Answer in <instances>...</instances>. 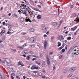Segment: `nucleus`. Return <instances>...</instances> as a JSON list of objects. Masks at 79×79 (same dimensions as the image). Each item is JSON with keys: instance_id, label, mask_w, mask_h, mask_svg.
Instances as JSON below:
<instances>
[{"instance_id": "f704fd0d", "label": "nucleus", "mask_w": 79, "mask_h": 79, "mask_svg": "<svg viewBox=\"0 0 79 79\" xmlns=\"http://www.w3.org/2000/svg\"><path fill=\"white\" fill-rule=\"evenodd\" d=\"M5 30H3L1 31L2 34H3V33H5Z\"/></svg>"}, {"instance_id": "393cba45", "label": "nucleus", "mask_w": 79, "mask_h": 79, "mask_svg": "<svg viewBox=\"0 0 79 79\" xmlns=\"http://www.w3.org/2000/svg\"><path fill=\"white\" fill-rule=\"evenodd\" d=\"M26 21L27 22H28V21H29V22H30V23H31L32 21H31V20L29 19H27L26 20Z\"/></svg>"}, {"instance_id": "37998d69", "label": "nucleus", "mask_w": 79, "mask_h": 79, "mask_svg": "<svg viewBox=\"0 0 79 79\" xmlns=\"http://www.w3.org/2000/svg\"><path fill=\"white\" fill-rule=\"evenodd\" d=\"M22 54L23 55H26V54L24 51H23L22 52Z\"/></svg>"}, {"instance_id": "473e14b6", "label": "nucleus", "mask_w": 79, "mask_h": 79, "mask_svg": "<svg viewBox=\"0 0 79 79\" xmlns=\"http://www.w3.org/2000/svg\"><path fill=\"white\" fill-rule=\"evenodd\" d=\"M8 28H9V29H11V25L9 24L8 25Z\"/></svg>"}, {"instance_id": "e433bc0d", "label": "nucleus", "mask_w": 79, "mask_h": 79, "mask_svg": "<svg viewBox=\"0 0 79 79\" xmlns=\"http://www.w3.org/2000/svg\"><path fill=\"white\" fill-rule=\"evenodd\" d=\"M25 2H26V5H29V2L27 1H25Z\"/></svg>"}, {"instance_id": "a211bd4d", "label": "nucleus", "mask_w": 79, "mask_h": 79, "mask_svg": "<svg viewBox=\"0 0 79 79\" xmlns=\"http://www.w3.org/2000/svg\"><path fill=\"white\" fill-rule=\"evenodd\" d=\"M26 6H24V5H23L22 6L21 8L22 9H23L24 10H25L26 8Z\"/></svg>"}, {"instance_id": "0e129e2a", "label": "nucleus", "mask_w": 79, "mask_h": 79, "mask_svg": "<svg viewBox=\"0 0 79 79\" xmlns=\"http://www.w3.org/2000/svg\"><path fill=\"white\" fill-rule=\"evenodd\" d=\"M24 47H26V44H25L24 45H23V46Z\"/></svg>"}, {"instance_id": "2eb2a0df", "label": "nucleus", "mask_w": 79, "mask_h": 79, "mask_svg": "<svg viewBox=\"0 0 79 79\" xmlns=\"http://www.w3.org/2000/svg\"><path fill=\"white\" fill-rule=\"evenodd\" d=\"M52 25H53V26H56L57 25V22H53L52 23Z\"/></svg>"}, {"instance_id": "c756f323", "label": "nucleus", "mask_w": 79, "mask_h": 79, "mask_svg": "<svg viewBox=\"0 0 79 79\" xmlns=\"http://www.w3.org/2000/svg\"><path fill=\"white\" fill-rule=\"evenodd\" d=\"M73 76V74L72 73H70V74L68 76V77H70Z\"/></svg>"}, {"instance_id": "a19ab883", "label": "nucleus", "mask_w": 79, "mask_h": 79, "mask_svg": "<svg viewBox=\"0 0 79 79\" xmlns=\"http://www.w3.org/2000/svg\"><path fill=\"white\" fill-rule=\"evenodd\" d=\"M13 15H14V17H15V18H17V15L15 14H13Z\"/></svg>"}, {"instance_id": "8fccbe9b", "label": "nucleus", "mask_w": 79, "mask_h": 79, "mask_svg": "<svg viewBox=\"0 0 79 79\" xmlns=\"http://www.w3.org/2000/svg\"><path fill=\"white\" fill-rule=\"evenodd\" d=\"M47 35H44V37H47Z\"/></svg>"}, {"instance_id": "3c124183", "label": "nucleus", "mask_w": 79, "mask_h": 79, "mask_svg": "<svg viewBox=\"0 0 79 79\" xmlns=\"http://www.w3.org/2000/svg\"><path fill=\"white\" fill-rule=\"evenodd\" d=\"M40 56L41 57V58H42V57H43V55H42V54H40Z\"/></svg>"}, {"instance_id": "412c9836", "label": "nucleus", "mask_w": 79, "mask_h": 79, "mask_svg": "<svg viewBox=\"0 0 79 79\" xmlns=\"http://www.w3.org/2000/svg\"><path fill=\"white\" fill-rule=\"evenodd\" d=\"M76 58V56H74V54H73V55L72 56V59H75Z\"/></svg>"}, {"instance_id": "4d7b16f0", "label": "nucleus", "mask_w": 79, "mask_h": 79, "mask_svg": "<svg viewBox=\"0 0 79 79\" xmlns=\"http://www.w3.org/2000/svg\"><path fill=\"white\" fill-rule=\"evenodd\" d=\"M26 34V33H22V34L23 35H25Z\"/></svg>"}, {"instance_id": "20e7f679", "label": "nucleus", "mask_w": 79, "mask_h": 79, "mask_svg": "<svg viewBox=\"0 0 79 79\" xmlns=\"http://www.w3.org/2000/svg\"><path fill=\"white\" fill-rule=\"evenodd\" d=\"M58 39L60 40H64V37H63V36L62 35H60L58 37Z\"/></svg>"}, {"instance_id": "6ab92c4d", "label": "nucleus", "mask_w": 79, "mask_h": 79, "mask_svg": "<svg viewBox=\"0 0 79 79\" xmlns=\"http://www.w3.org/2000/svg\"><path fill=\"white\" fill-rule=\"evenodd\" d=\"M20 20L21 22H23L24 21V19L23 18H21Z\"/></svg>"}, {"instance_id": "a878e982", "label": "nucleus", "mask_w": 79, "mask_h": 79, "mask_svg": "<svg viewBox=\"0 0 79 79\" xmlns=\"http://www.w3.org/2000/svg\"><path fill=\"white\" fill-rule=\"evenodd\" d=\"M30 31L31 32H34V29L31 28L30 29Z\"/></svg>"}, {"instance_id": "f03ea898", "label": "nucleus", "mask_w": 79, "mask_h": 79, "mask_svg": "<svg viewBox=\"0 0 79 79\" xmlns=\"http://www.w3.org/2000/svg\"><path fill=\"white\" fill-rule=\"evenodd\" d=\"M49 56L48 55L47 56H46V60H47V63L48 65L49 66L51 63L50 62V58L48 57Z\"/></svg>"}, {"instance_id": "6e6d98bb", "label": "nucleus", "mask_w": 79, "mask_h": 79, "mask_svg": "<svg viewBox=\"0 0 79 79\" xmlns=\"http://www.w3.org/2000/svg\"><path fill=\"white\" fill-rule=\"evenodd\" d=\"M35 69H38V67H35Z\"/></svg>"}, {"instance_id": "338daca9", "label": "nucleus", "mask_w": 79, "mask_h": 79, "mask_svg": "<svg viewBox=\"0 0 79 79\" xmlns=\"http://www.w3.org/2000/svg\"><path fill=\"white\" fill-rule=\"evenodd\" d=\"M73 5H71V8H73Z\"/></svg>"}, {"instance_id": "bf43d9fd", "label": "nucleus", "mask_w": 79, "mask_h": 79, "mask_svg": "<svg viewBox=\"0 0 79 79\" xmlns=\"http://www.w3.org/2000/svg\"><path fill=\"white\" fill-rule=\"evenodd\" d=\"M38 6V7H39V8H41V6H40V5H37Z\"/></svg>"}, {"instance_id": "5701e85b", "label": "nucleus", "mask_w": 79, "mask_h": 79, "mask_svg": "<svg viewBox=\"0 0 79 79\" xmlns=\"http://www.w3.org/2000/svg\"><path fill=\"white\" fill-rule=\"evenodd\" d=\"M22 13H23V14H24L25 15H26L27 12L25 10H22Z\"/></svg>"}, {"instance_id": "c9c22d12", "label": "nucleus", "mask_w": 79, "mask_h": 79, "mask_svg": "<svg viewBox=\"0 0 79 79\" xmlns=\"http://www.w3.org/2000/svg\"><path fill=\"white\" fill-rule=\"evenodd\" d=\"M63 57V55H61L59 56V59H61Z\"/></svg>"}, {"instance_id": "13d9d810", "label": "nucleus", "mask_w": 79, "mask_h": 79, "mask_svg": "<svg viewBox=\"0 0 79 79\" xmlns=\"http://www.w3.org/2000/svg\"><path fill=\"white\" fill-rule=\"evenodd\" d=\"M46 34H47V35H48L49 34V31H48V32H47Z\"/></svg>"}, {"instance_id": "4468645a", "label": "nucleus", "mask_w": 79, "mask_h": 79, "mask_svg": "<svg viewBox=\"0 0 79 79\" xmlns=\"http://www.w3.org/2000/svg\"><path fill=\"white\" fill-rule=\"evenodd\" d=\"M25 10H30L31 9H30L29 7H27L26 6L25 7Z\"/></svg>"}, {"instance_id": "aec40b11", "label": "nucleus", "mask_w": 79, "mask_h": 79, "mask_svg": "<svg viewBox=\"0 0 79 79\" xmlns=\"http://www.w3.org/2000/svg\"><path fill=\"white\" fill-rule=\"evenodd\" d=\"M33 56L35 57V58H40V56H37L33 55Z\"/></svg>"}, {"instance_id": "49530a36", "label": "nucleus", "mask_w": 79, "mask_h": 79, "mask_svg": "<svg viewBox=\"0 0 79 79\" xmlns=\"http://www.w3.org/2000/svg\"><path fill=\"white\" fill-rule=\"evenodd\" d=\"M42 71L43 73H45L46 72V71H45V70L44 69H43Z\"/></svg>"}, {"instance_id": "7c9ffc66", "label": "nucleus", "mask_w": 79, "mask_h": 79, "mask_svg": "<svg viewBox=\"0 0 79 79\" xmlns=\"http://www.w3.org/2000/svg\"><path fill=\"white\" fill-rule=\"evenodd\" d=\"M24 52L26 54H27V53H28V51L27 50H24Z\"/></svg>"}, {"instance_id": "0eeeda50", "label": "nucleus", "mask_w": 79, "mask_h": 79, "mask_svg": "<svg viewBox=\"0 0 79 79\" xmlns=\"http://www.w3.org/2000/svg\"><path fill=\"white\" fill-rule=\"evenodd\" d=\"M63 73L64 74H66L68 73V70L67 69H64L63 70Z\"/></svg>"}, {"instance_id": "39448f33", "label": "nucleus", "mask_w": 79, "mask_h": 79, "mask_svg": "<svg viewBox=\"0 0 79 79\" xmlns=\"http://www.w3.org/2000/svg\"><path fill=\"white\" fill-rule=\"evenodd\" d=\"M42 30L44 32L45 31H47V26H44L42 28Z\"/></svg>"}, {"instance_id": "864d4df0", "label": "nucleus", "mask_w": 79, "mask_h": 79, "mask_svg": "<svg viewBox=\"0 0 79 79\" xmlns=\"http://www.w3.org/2000/svg\"><path fill=\"white\" fill-rule=\"evenodd\" d=\"M11 75H13L14 76H15V73H12L11 74Z\"/></svg>"}, {"instance_id": "2f4dec72", "label": "nucleus", "mask_w": 79, "mask_h": 79, "mask_svg": "<svg viewBox=\"0 0 79 79\" xmlns=\"http://www.w3.org/2000/svg\"><path fill=\"white\" fill-rule=\"evenodd\" d=\"M35 68V66H33L31 68V69H34Z\"/></svg>"}, {"instance_id": "774afa93", "label": "nucleus", "mask_w": 79, "mask_h": 79, "mask_svg": "<svg viewBox=\"0 0 79 79\" xmlns=\"http://www.w3.org/2000/svg\"><path fill=\"white\" fill-rule=\"evenodd\" d=\"M77 51L78 53V54L79 55V50H77Z\"/></svg>"}, {"instance_id": "052dcab7", "label": "nucleus", "mask_w": 79, "mask_h": 79, "mask_svg": "<svg viewBox=\"0 0 79 79\" xmlns=\"http://www.w3.org/2000/svg\"><path fill=\"white\" fill-rule=\"evenodd\" d=\"M40 3H41V4H42V5L44 4V2L42 1H41L40 2Z\"/></svg>"}, {"instance_id": "58836bf2", "label": "nucleus", "mask_w": 79, "mask_h": 79, "mask_svg": "<svg viewBox=\"0 0 79 79\" xmlns=\"http://www.w3.org/2000/svg\"><path fill=\"white\" fill-rule=\"evenodd\" d=\"M21 65V62L19 61L18 63V65Z\"/></svg>"}, {"instance_id": "72a5a7b5", "label": "nucleus", "mask_w": 79, "mask_h": 79, "mask_svg": "<svg viewBox=\"0 0 79 79\" xmlns=\"http://www.w3.org/2000/svg\"><path fill=\"white\" fill-rule=\"evenodd\" d=\"M62 48H63V47H61L58 48V50H61Z\"/></svg>"}, {"instance_id": "bb28decb", "label": "nucleus", "mask_w": 79, "mask_h": 79, "mask_svg": "<svg viewBox=\"0 0 79 79\" xmlns=\"http://www.w3.org/2000/svg\"><path fill=\"white\" fill-rule=\"evenodd\" d=\"M71 39V37L69 36V37H68L67 38V40H70Z\"/></svg>"}, {"instance_id": "cd10ccee", "label": "nucleus", "mask_w": 79, "mask_h": 79, "mask_svg": "<svg viewBox=\"0 0 79 79\" xmlns=\"http://www.w3.org/2000/svg\"><path fill=\"white\" fill-rule=\"evenodd\" d=\"M5 61H6V60H5L4 59L2 61V62L3 63H4V64H5Z\"/></svg>"}, {"instance_id": "5fc2aeb1", "label": "nucleus", "mask_w": 79, "mask_h": 79, "mask_svg": "<svg viewBox=\"0 0 79 79\" xmlns=\"http://www.w3.org/2000/svg\"><path fill=\"white\" fill-rule=\"evenodd\" d=\"M11 77L12 79H14V78H15V77H13V76H11Z\"/></svg>"}, {"instance_id": "9d476101", "label": "nucleus", "mask_w": 79, "mask_h": 79, "mask_svg": "<svg viewBox=\"0 0 79 79\" xmlns=\"http://www.w3.org/2000/svg\"><path fill=\"white\" fill-rule=\"evenodd\" d=\"M32 9H33V10H35V11H39V12H41V11H40V10L38 9L37 8H35V7H33L32 8Z\"/></svg>"}, {"instance_id": "f8f14e48", "label": "nucleus", "mask_w": 79, "mask_h": 79, "mask_svg": "<svg viewBox=\"0 0 79 79\" xmlns=\"http://www.w3.org/2000/svg\"><path fill=\"white\" fill-rule=\"evenodd\" d=\"M18 48H20V49H21V50H23V48H24V46H18L17 47Z\"/></svg>"}, {"instance_id": "4c0bfd02", "label": "nucleus", "mask_w": 79, "mask_h": 79, "mask_svg": "<svg viewBox=\"0 0 79 79\" xmlns=\"http://www.w3.org/2000/svg\"><path fill=\"white\" fill-rule=\"evenodd\" d=\"M16 78H17V79H20V77H19V76H17Z\"/></svg>"}, {"instance_id": "de8ad7c7", "label": "nucleus", "mask_w": 79, "mask_h": 79, "mask_svg": "<svg viewBox=\"0 0 79 79\" xmlns=\"http://www.w3.org/2000/svg\"><path fill=\"white\" fill-rule=\"evenodd\" d=\"M31 58V56H27V60H28V59H29V58Z\"/></svg>"}, {"instance_id": "f257e3e1", "label": "nucleus", "mask_w": 79, "mask_h": 79, "mask_svg": "<svg viewBox=\"0 0 79 79\" xmlns=\"http://www.w3.org/2000/svg\"><path fill=\"white\" fill-rule=\"evenodd\" d=\"M6 61L7 63V66H11V60H10V59H6Z\"/></svg>"}, {"instance_id": "f3484780", "label": "nucleus", "mask_w": 79, "mask_h": 79, "mask_svg": "<svg viewBox=\"0 0 79 79\" xmlns=\"http://www.w3.org/2000/svg\"><path fill=\"white\" fill-rule=\"evenodd\" d=\"M35 63L37 64H38V65H40V64H41V63H40V62L39 61H35Z\"/></svg>"}, {"instance_id": "1a4fd4ad", "label": "nucleus", "mask_w": 79, "mask_h": 79, "mask_svg": "<svg viewBox=\"0 0 79 79\" xmlns=\"http://www.w3.org/2000/svg\"><path fill=\"white\" fill-rule=\"evenodd\" d=\"M42 67L45 68L46 67V64L45 62H44L42 64Z\"/></svg>"}, {"instance_id": "e2e57ef3", "label": "nucleus", "mask_w": 79, "mask_h": 79, "mask_svg": "<svg viewBox=\"0 0 79 79\" xmlns=\"http://www.w3.org/2000/svg\"><path fill=\"white\" fill-rule=\"evenodd\" d=\"M74 35H77V32H75L74 33Z\"/></svg>"}, {"instance_id": "423d86ee", "label": "nucleus", "mask_w": 79, "mask_h": 79, "mask_svg": "<svg viewBox=\"0 0 79 79\" xmlns=\"http://www.w3.org/2000/svg\"><path fill=\"white\" fill-rule=\"evenodd\" d=\"M31 42H34L35 41V38L34 37H31Z\"/></svg>"}, {"instance_id": "a18cd8bd", "label": "nucleus", "mask_w": 79, "mask_h": 79, "mask_svg": "<svg viewBox=\"0 0 79 79\" xmlns=\"http://www.w3.org/2000/svg\"><path fill=\"white\" fill-rule=\"evenodd\" d=\"M53 52H50L49 55H53Z\"/></svg>"}, {"instance_id": "b1692460", "label": "nucleus", "mask_w": 79, "mask_h": 79, "mask_svg": "<svg viewBox=\"0 0 79 79\" xmlns=\"http://www.w3.org/2000/svg\"><path fill=\"white\" fill-rule=\"evenodd\" d=\"M57 44H58V47H60V46H61V43H60V42H58L57 43Z\"/></svg>"}, {"instance_id": "603ef678", "label": "nucleus", "mask_w": 79, "mask_h": 79, "mask_svg": "<svg viewBox=\"0 0 79 79\" xmlns=\"http://www.w3.org/2000/svg\"><path fill=\"white\" fill-rule=\"evenodd\" d=\"M65 50H67V49H68V47H67V45H66L65 48Z\"/></svg>"}, {"instance_id": "c03bdc74", "label": "nucleus", "mask_w": 79, "mask_h": 79, "mask_svg": "<svg viewBox=\"0 0 79 79\" xmlns=\"http://www.w3.org/2000/svg\"><path fill=\"white\" fill-rule=\"evenodd\" d=\"M62 52H65V49H62Z\"/></svg>"}, {"instance_id": "ddd939ff", "label": "nucleus", "mask_w": 79, "mask_h": 79, "mask_svg": "<svg viewBox=\"0 0 79 79\" xmlns=\"http://www.w3.org/2000/svg\"><path fill=\"white\" fill-rule=\"evenodd\" d=\"M77 26H76L73 28H72L71 29L72 30V31H74L75 30H76V29H77Z\"/></svg>"}, {"instance_id": "09e8293b", "label": "nucleus", "mask_w": 79, "mask_h": 79, "mask_svg": "<svg viewBox=\"0 0 79 79\" xmlns=\"http://www.w3.org/2000/svg\"><path fill=\"white\" fill-rule=\"evenodd\" d=\"M55 38V36H52L51 38V40H53Z\"/></svg>"}, {"instance_id": "ea45409f", "label": "nucleus", "mask_w": 79, "mask_h": 79, "mask_svg": "<svg viewBox=\"0 0 79 79\" xmlns=\"http://www.w3.org/2000/svg\"><path fill=\"white\" fill-rule=\"evenodd\" d=\"M38 75H39V76H42V73H38Z\"/></svg>"}, {"instance_id": "9b49d317", "label": "nucleus", "mask_w": 79, "mask_h": 79, "mask_svg": "<svg viewBox=\"0 0 79 79\" xmlns=\"http://www.w3.org/2000/svg\"><path fill=\"white\" fill-rule=\"evenodd\" d=\"M75 21H76L77 23H78V22H79V14H78V15L77 17V18L76 19V20H75Z\"/></svg>"}, {"instance_id": "c85d7f7f", "label": "nucleus", "mask_w": 79, "mask_h": 79, "mask_svg": "<svg viewBox=\"0 0 79 79\" xmlns=\"http://www.w3.org/2000/svg\"><path fill=\"white\" fill-rule=\"evenodd\" d=\"M33 13H34V11L31 12V17H32V16H34V15L33 14Z\"/></svg>"}, {"instance_id": "69168bd1", "label": "nucleus", "mask_w": 79, "mask_h": 79, "mask_svg": "<svg viewBox=\"0 0 79 79\" xmlns=\"http://www.w3.org/2000/svg\"><path fill=\"white\" fill-rule=\"evenodd\" d=\"M3 7H1V10H3Z\"/></svg>"}, {"instance_id": "6e6552de", "label": "nucleus", "mask_w": 79, "mask_h": 79, "mask_svg": "<svg viewBox=\"0 0 79 79\" xmlns=\"http://www.w3.org/2000/svg\"><path fill=\"white\" fill-rule=\"evenodd\" d=\"M76 68H73L71 69H70L69 70V71H70L71 72H72L73 71H75V70H76Z\"/></svg>"}, {"instance_id": "680f3d73", "label": "nucleus", "mask_w": 79, "mask_h": 79, "mask_svg": "<svg viewBox=\"0 0 79 79\" xmlns=\"http://www.w3.org/2000/svg\"><path fill=\"white\" fill-rule=\"evenodd\" d=\"M7 33L8 34H11V32H10L9 31H8L7 32Z\"/></svg>"}, {"instance_id": "79ce46f5", "label": "nucleus", "mask_w": 79, "mask_h": 79, "mask_svg": "<svg viewBox=\"0 0 79 79\" xmlns=\"http://www.w3.org/2000/svg\"><path fill=\"white\" fill-rule=\"evenodd\" d=\"M46 77V76H45V75H43V76H42V77L43 78V79H45V78Z\"/></svg>"}, {"instance_id": "4be33fe9", "label": "nucleus", "mask_w": 79, "mask_h": 79, "mask_svg": "<svg viewBox=\"0 0 79 79\" xmlns=\"http://www.w3.org/2000/svg\"><path fill=\"white\" fill-rule=\"evenodd\" d=\"M35 44H32L30 46V47L31 48H34V47H35Z\"/></svg>"}, {"instance_id": "7ed1b4c3", "label": "nucleus", "mask_w": 79, "mask_h": 79, "mask_svg": "<svg viewBox=\"0 0 79 79\" xmlns=\"http://www.w3.org/2000/svg\"><path fill=\"white\" fill-rule=\"evenodd\" d=\"M47 45H48V43H47V40H45L44 42V49H46V48H47Z\"/></svg>"}, {"instance_id": "dca6fc26", "label": "nucleus", "mask_w": 79, "mask_h": 79, "mask_svg": "<svg viewBox=\"0 0 79 79\" xmlns=\"http://www.w3.org/2000/svg\"><path fill=\"white\" fill-rule=\"evenodd\" d=\"M41 17L42 16H41L40 15H38L37 16V18L38 19H41Z\"/></svg>"}]
</instances>
